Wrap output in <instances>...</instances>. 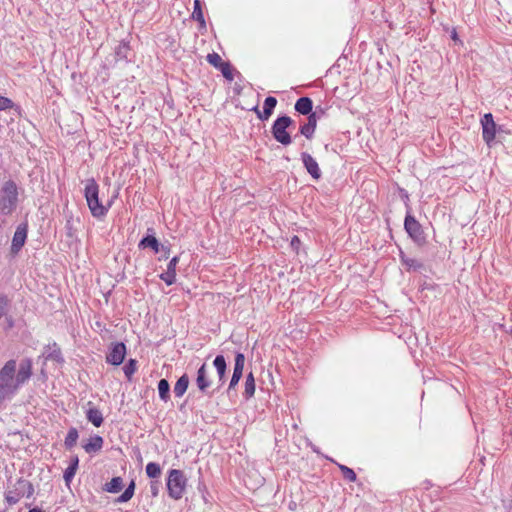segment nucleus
I'll list each match as a JSON object with an SVG mask.
<instances>
[{"label":"nucleus","mask_w":512,"mask_h":512,"mask_svg":"<svg viewBox=\"0 0 512 512\" xmlns=\"http://www.w3.org/2000/svg\"><path fill=\"white\" fill-rule=\"evenodd\" d=\"M14 105L13 101L7 97L0 95V111H4L12 108Z\"/></svg>","instance_id":"42"},{"label":"nucleus","mask_w":512,"mask_h":512,"mask_svg":"<svg viewBox=\"0 0 512 512\" xmlns=\"http://www.w3.org/2000/svg\"><path fill=\"white\" fill-rule=\"evenodd\" d=\"M137 361L135 359H129L123 366V372L128 380L131 379L132 375L136 372Z\"/></svg>","instance_id":"33"},{"label":"nucleus","mask_w":512,"mask_h":512,"mask_svg":"<svg viewBox=\"0 0 512 512\" xmlns=\"http://www.w3.org/2000/svg\"><path fill=\"white\" fill-rule=\"evenodd\" d=\"M34 491L33 484L23 477L18 478L14 483L11 479H8L5 499L9 505H14L23 497L30 498L33 496Z\"/></svg>","instance_id":"3"},{"label":"nucleus","mask_w":512,"mask_h":512,"mask_svg":"<svg viewBox=\"0 0 512 512\" xmlns=\"http://www.w3.org/2000/svg\"><path fill=\"white\" fill-rule=\"evenodd\" d=\"M192 18L199 22L201 27H205L206 22L204 19V14L202 11V6L200 0H194V9L192 12Z\"/></svg>","instance_id":"27"},{"label":"nucleus","mask_w":512,"mask_h":512,"mask_svg":"<svg viewBox=\"0 0 512 512\" xmlns=\"http://www.w3.org/2000/svg\"><path fill=\"white\" fill-rule=\"evenodd\" d=\"M276 105H277V99L273 96H268L264 100L263 111H260L258 109V106H255L252 110L257 114V117L260 120L266 121L273 114V111H274Z\"/></svg>","instance_id":"16"},{"label":"nucleus","mask_w":512,"mask_h":512,"mask_svg":"<svg viewBox=\"0 0 512 512\" xmlns=\"http://www.w3.org/2000/svg\"><path fill=\"white\" fill-rule=\"evenodd\" d=\"M162 244L155 237L153 228L147 229V235L144 236L138 243L139 249H151L154 253H159Z\"/></svg>","instance_id":"15"},{"label":"nucleus","mask_w":512,"mask_h":512,"mask_svg":"<svg viewBox=\"0 0 512 512\" xmlns=\"http://www.w3.org/2000/svg\"><path fill=\"white\" fill-rule=\"evenodd\" d=\"M325 112L322 108L317 107L315 111H311L310 114H307V124H310L314 128L317 127V120L320 118L321 115H323Z\"/></svg>","instance_id":"32"},{"label":"nucleus","mask_w":512,"mask_h":512,"mask_svg":"<svg viewBox=\"0 0 512 512\" xmlns=\"http://www.w3.org/2000/svg\"><path fill=\"white\" fill-rule=\"evenodd\" d=\"M451 38L454 40V41H457L458 40V35H457V32L455 29H453L452 33H451Z\"/></svg>","instance_id":"52"},{"label":"nucleus","mask_w":512,"mask_h":512,"mask_svg":"<svg viewBox=\"0 0 512 512\" xmlns=\"http://www.w3.org/2000/svg\"><path fill=\"white\" fill-rule=\"evenodd\" d=\"M128 51L129 46L126 43H120L115 49V54L120 59H126Z\"/></svg>","instance_id":"39"},{"label":"nucleus","mask_w":512,"mask_h":512,"mask_svg":"<svg viewBox=\"0 0 512 512\" xmlns=\"http://www.w3.org/2000/svg\"><path fill=\"white\" fill-rule=\"evenodd\" d=\"M66 229H67V235L69 237H72L73 236V227H72V222L71 220H67V223H66Z\"/></svg>","instance_id":"48"},{"label":"nucleus","mask_w":512,"mask_h":512,"mask_svg":"<svg viewBox=\"0 0 512 512\" xmlns=\"http://www.w3.org/2000/svg\"><path fill=\"white\" fill-rule=\"evenodd\" d=\"M160 279L163 280L168 286L176 282V272L166 270V272L160 274Z\"/></svg>","instance_id":"38"},{"label":"nucleus","mask_w":512,"mask_h":512,"mask_svg":"<svg viewBox=\"0 0 512 512\" xmlns=\"http://www.w3.org/2000/svg\"><path fill=\"white\" fill-rule=\"evenodd\" d=\"M196 385L198 389L205 395L212 396L215 392H208L211 386V380L208 377L207 365L203 363L197 371Z\"/></svg>","instance_id":"12"},{"label":"nucleus","mask_w":512,"mask_h":512,"mask_svg":"<svg viewBox=\"0 0 512 512\" xmlns=\"http://www.w3.org/2000/svg\"><path fill=\"white\" fill-rule=\"evenodd\" d=\"M44 357L46 360H53L58 363L64 362L61 349L55 342L45 347Z\"/></svg>","instance_id":"17"},{"label":"nucleus","mask_w":512,"mask_h":512,"mask_svg":"<svg viewBox=\"0 0 512 512\" xmlns=\"http://www.w3.org/2000/svg\"><path fill=\"white\" fill-rule=\"evenodd\" d=\"M6 320H7V323H8V327H10V328L13 327L14 322H13L12 317L11 316L10 317H6Z\"/></svg>","instance_id":"51"},{"label":"nucleus","mask_w":512,"mask_h":512,"mask_svg":"<svg viewBox=\"0 0 512 512\" xmlns=\"http://www.w3.org/2000/svg\"><path fill=\"white\" fill-rule=\"evenodd\" d=\"M213 366L216 369L218 382L217 387L213 392H218L226 383L227 380V362L223 355H217L213 361Z\"/></svg>","instance_id":"10"},{"label":"nucleus","mask_w":512,"mask_h":512,"mask_svg":"<svg viewBox=\"0 0 512 512\" xmlns=\"http://www.w3.org/2000/svg\"><path fill=\"white\" fill-rule=\"evenodd\" d=\"M241 378H242V375H240V374H237V373H233L232 374V377L230 379V382H229V385H228V388H227V393L228 394L231 391L235 390V388L238 385V383H239Z\"/></svg>","instance_id":"41"},{"label":"nucleus","mask_w":512,"mask_h":512,"mask_svg":"<svg viewBox=\"0 0 512 512\" xmlns=\"http://www.w3.org/2000/svg\"><path fill=\"white\" fill-rule=\"evenodd\" d=\"M160 252H164L163 258L167 259L170 255V248L162 245L160 248Z\"/></svg>","instance_id":"49"},{"label":"nucleus","mask_w":512,"mask_h":512,"mask_svg":"<svg viewBox=\"0 0 512 512\" xmlns=\"http://www.w3.org/2000/svg\"><path fill=\"white\" fill-rule=\"evenodd\" d=\"M28 232V224L21 223L17 226L11 245V251L17 253L24 246Z\"/></svg>","instance_id":"13"},{"label":"nucleus","mask_w":512,"mask_h":512,"mask_svg":"<svg viewBox=\"0 0 512 512\" xmlns=\"http://www.w3.org/2000/svg\"><path fill=\"white\" fill-rule=\"evenodd\" d=\"M16 367V361L11 359L0 370V402L14 395L20 387L15 376Z\"/></svg>","instance_id":"1"},{"label":"nucleus","mask_w":512,"mask_h":512,"mask_svg":"<svg viewBox=\"0 0 512 512\" xmlns=\"http://www.w3.org/2000/svg\"><path fill=\"white\" fill-rule=\"evenodd\" d=\"M160 482L158 480H152L150 483V492L153 497L159 494Z\"/></svg>","instance_id":"43"},{"label":"nucleus","mask_w":512,"mask_h":512,"mask_svg":"<svg viewBox=\"0 0 512 512\" xmlns=\"http://www.w3.org/2000/svg\"><path fill=\"white\" fill-rule=\"evenodd\" d=\"M77 470L75 468H72V467H67L64 471V474H63V478H64V481L66 483L67 486L70 485L72 479L74 478L75 474H76Z\"/></svg>","instance_id":"40"},{"label":"nucleus","mask_w":512,"mask_h":512,"mask_svg":"<svg viewBox=\"0 0 512 512\" xmlns=\"http://www.w3.org/2000/svg\"><path fill=\"white\" fill-rule=\"evenodd\" d=\"M294 124L293 119L288 115H280L278 116L272 126H271V134L275 141L282 144L283 146H288L292 143V137L288 132V129Z\"/></svg>","instance_id":"4"},{"label":"nucleus","mask_w":512,"mask_h":512,"mask_svg":"<svg viewBox=\"0 0 512 512\" xmlns=\"http://www.w3.org/2000/svg\"><path fill=\"white\" fill-rule=\"evenodd\" d=\"M146 474L151 479H156L161 475V467L156 462H149L146 465Z\"/></svg>","instance_id":"29"},{"label":"nucleus","mask_w":512,"mask_h":512,"mask_svg":"<svg viewBox=\"0 0 512 512\" xmlns=\"http://www.w3.org/2000/svg\"><path fill=\"white\" fill-rule=\"evenodd\" d=\"M78 465H79V458H78V456L77 455L72 456L71 459H70L69 467L75 468L77 470L78 469Z\"/></svg>","instance_id":"47"},{"label":"nucleus","mask_w":512,"mask_h":512,"mask_svg":"<svg viewBox=\"0 0 512 512\" xmlns=\"http://www.w3.org/2000/svg\"><path fill=\"white\" fill-rule=\"evenodd\" d=\"M179 262V256H174L167 265V270L171 272H176V266Z\"/></svg>","instance_id":"45"},{"label":"nucleus","mask_w":512,"mask_h":512,"mask_svg":"<svg viewBox=\"0 0 512 512\" xmlns=\"http://www.w3.org/2000/svg\"><path fill=\"white\" fill-rule=\"evenodd\" d=\"M504 507L508 512H512V499L508 502H504Z\"/></svg>","instance_id":"50"},{"label":"nucleus","mask_w":512,"mask_h":512,"mask_svg":"<svg viewBox=\"0 0 512 512\" xmlns=\"http://www.w3.org/2000/svg\"><path fill=\"white\" fill-rule=\"evenodd\" d=\"M404 229L416 244L423 245L426 242L422 225L416 220L409 210L406 211Z\"/></svg>","instance_id":"7"},{"label":"nucleus","mask_w":512,"mask_h":512,"mask_svg":"<svg viewBox=\"0 0 512 512\" xmlns=\"http://www.w3.org/2000/svg\"><path fill=\"white\" fill-rule=\"evenodd\" d=\"M126 353V345L123 342L111 343L106 354V362L114 366H119L123 363Z\"/></svg>","instance_id":"8"},{"label":"nucleus","mask_w":512,"mask_h":512,"mask_svg":"<svg viewBox=\"0 0 512 512\" xmlns=\"http://www.w3.org/2000/svg\"><path fill=\"white\" fill-rule=\"evenodd\" d=\"M400 193H401L402 199L404 200L407 210H409L411 212V207L409 206V195H408L407 191L404 189H401Z\"/></svg>","instance_id":"46"},{"label":"nucleus","mask_w":512,"mask_h":512,"mask_svg":"<svg viewBox=\"0 0 512 512\" xmlns=\"http://www.w3.org/2000/svg\"><path fill=\"white\" fill-rule=\"evenodd\" d=\"M301 161L308 174L314 179L319 180L322 176L321 170L315 158L308 152L301 153Z\"/></svg>","instance_id":"11"},{"label":"nucleus","mask_w":512,"mask_h":512,"mask_svg":"<svg viewBox=\"0 0 512 512\" xmlns=\"http://www.w3.org/2000/svg\"><path fill=\"white\" fill-rule=\"evenodd\" d=\"M207 62L214 66L215 68L219 69V67L225 62L222 60L221 56L218 53H209L206 57Z\"/></svg>","instance_id":"37"},{"label":"nucleus","mask_w":512,"mask_h":512,"mask_svg":"<svg viewBox=\"0 0 512 512\" xmlns=\"http://www.w3.org/2000/svg\"><path fill=\"white\" fill-rule=\"evenodd\" d=\"M123 485V479L121 477H113L110 482L104 485V490L109 493H118L122 490Z\"/></svg>","instance_id":"23"},{"label":"nucleus","mask_w":512,"mask_h":512,"mask_svg":"<svg viewBox=\"0 0 512 512\" xmlns=\"http://www.w3.org/2000/svg\"><path fill=\"white\" fill-rule=\"evenodd\" d=\"M158 393L162 401L167 402L170 399V384L168 380L164 378L159 380Z\"/></svg>","instance_id":"25"},{"label":"nucleus","mask_w":512,"mask_h":512,"mask_svg":"<svg viewBox=\"0 0 512 512\" xmlns=\"http://www.w3.org/2000/svg\"><path fill=\"white\" fill-rule=\"evenodd\" d=\"M28 512H44V511L41 508L34 507V508L30 509Z\"/></svg>","instance_id":"53"},{"label":"nucleus","mask_w":512,"mask_h":512,"mask_svg":"<svg viewBox=\"0 0 512 512\" xmlns=\"http://www.w3.org/2000/svg\"><path fill=\"white\" fill-rule=\"evenodd\" d=\"M10 299L4 293H0V319L7 316L10 309Z\"/></svg>","instance_id":"31"},{"label":"nucleus","mask_w":512,"mask_h":512,"mask_svg":"<svg viewBox=\"0 0 512 512\" xmlns=\"http://www.w3.org/2000/svg\"><path fill=\"white\" fill-rule=\"evenodd\" d=\"M315 130L316 128L305 122L303 125L300 126L299 133L308 140H311L314 136Z\"/></svg>","instance_id":"36"},{"label":"nucleus","mask_w":512,"mask_h":512,"mask_svg":"<svg viewBox=\"0 0 512 512\" xmlns=\"http://www.w3.org/2000/svg\"><path fill=\"white\" fill-rule=\"evenodd\" d=\"M254 394H255V379H254L253 373L250 372L246 376V380H245L244 397L246 399H250L251 397L254 396Z\"/></svg>","instance_id":"26"},{"label":"nucleus","mask_w":512,"mask_h":512,"mask_svg":"<svg viewBox=\"0 0 512 512\" xmlns=\"http://www.w3.org/2000/svg\"><path fill=\"white\" fill-rule=\"evenodd\" d=\"M399 257L402 265L407 270L420 271L424 268V264L421 261L408 257L403 251H400Z\"/></svg>","instance_id":"20"},{"label":"nucleus","mask_w":512,"mask_h":512,"mask_svg":"<svg viewBox=\"0 0 512 512\" xmlns=\"http://www.w3.org/2000/svg\"><path fill=\"white\" fill-rule=\"evenodd\" d=\"M338 466H339L340 471L342 472L343 477L346 480H348L350 482H355L356 481L357 476H356V473L354 472L353 469H351V468H349V467H347L345 465H342V464H340Z\"/></svg>","instance_id":"35"},{"label":"nucleus","mask_w":512,"mask_h":512,"mask_svg":"<svg viewBox=\"0 0 512 512\" xmlns=\"http://www.w3.org/2000/svg\"><path fill=\"white\" fill-rule=\"evenodd\" d=\"M187 486V478L182 470L171 469L167 478V490L169 496L174 500L183 497Z\"/></svg>","instance_id":"6"},{"label":"nucleus","mask_w":512,"mask_h":512,"mask_svg":"<svg viewBox=\"0 0 512 512\" xmlns=\"http://www.w3.org/2000/svg\"><path fill=\"white\" fill-rule=\"evenodd\" d=\"M78 438V430L75 427H71L64 440L65 448L71 450L76 445Z\"/></svg>","instance_id":"24"},{"label":"nucleus","mask_w":512,"mask_h":512,"mask_svg":"<svg viewBox=\"0 0 512 512\" xmlns=\"http://www.w3.org/2000/svg\"><path fill=\"white\" fill-rule=\"evenodd\" d=\"M103 438L99 435H95L89 438L88 442L83 445V448L86 453H95L102 449L103 447Z\"/></svg>","instance_id":"21"},{"label":"nucleus","mask_w":512,"mask_h":512,"mask_svg":"<svg viewBox=\"0 0 512 512\" xmlns=\"http://www.w3.org/2000/svg\"><path fill=\"white\" fill-rule=\"evenodd\" d=\"M245 365V356L241 352H237L234 360L233 373L243 375V369Z\"/></svg>","instance_id":"30"},{"label":"nucleus","mask_w":512,"mask_h":512,"mask_svg":"<svg viewBox=\"0 0 512 512\" xmlns=\"http://www.w3.org/2000/svg\"><path fill=\"white\" fill-rule=\"evenodd\" d=\"M84 196L93 217L102 218L106 216L108 207L104 206L99 199V185L94 178L85 181Z\"/></svg>","instance_id":"2"},{"label":"nucleus","mask_w":512,"mask_h":512,"mask_svg":"<svg viewBox=\"0 0 512 512\" xmlns=\"http://www.w3.org/2000/svg\"><path fill=\"white\" fill-rule=\"evenodd\" d=\"M0 210L4 215L11 214L17 207L18 187L13 180L6 181L1 189Z\"/></svg>","instance_id":"5"},{"label":"nucleus","mask_w":512,"mask_h":512,"mask_svg":"<svg viewBox=\"0 0 512 512\" xmlns=\"http://www.w3.org/2000/svg\"><path fill=\"white\" fill-rule=\"evenodd\" d=\"M135 481L132 480L129 485L126 487L124 492L117 498L118 503H125L128 502L134 495L135 491Z\"/></svg>","instance_id":"28"},{"label":"nucleus","mask_w":512,"mask_h":512,"mask_svg":"<svg viewBox=\"0 0 512 512\" xmlns=\"http://www.w3.org/2000/svg\"><path fill=\"white\" fill-rule=\"evenodd\" d=\"M32 366L33 363L30 358H25L21 360L18 371L17 373H15L17 383L19 384L20 387L24 385L32 376Z\"/></svg>","instance_id":"14"},{"label":"nucleus","mask_w":512,"mask_h":512,"mask_svg":"<svg viewBox=\"0 0 512 512\" xmlns=\"http://www.w3.org/2000/svg\"><path fill=\"white\" fill-rule=\"evenodd\" d=\"M294 109L301 115L310 114L313 110V101L310 97L304 96L297 99Z\"/></svg>","instance_id":"19"},{"label":"nucleus","mask_w":512,"mask_h":512,"mask_svg":"<svg viewBox=\"0 0 512 512\" xmlns=\"http://www.w3.org/2000/svg\"><path fill=\"white\" fill-rule=\"evenodd\" d=\"M189 386V376L184 373L175 383L173 392L176 397H182Z\"/></svg>","instance_id":"22"},{"label":"nucleus","mask_w":512,"mask_h":512,"mask_svg":"<svg viewBox=\"0 0 512 512\" xmlns=\"http://www.w3.org/2000/svg\"><path fill=\"white\" fill-rule=\"evenodd\" d=\"M482 137L486 144L490 145L496 136V123L494 122L493 115L486 113L481 119Z\"/></svg>","instance_id":"9"},{"label":"nucleus","mask_w":512,"mask_h":512,"mask_svg":"<svg viewBox=\"0 0 512 512\" xmlns=\"http://www.w3.org/2000/svg\"><path fill=\"white\" fill-rule=\"evenodd\" d=\"M223 75V77L225 79H227L228 81H232L233 78H234V75H233V68H232V65L230 64V62H224L220 67L219 69Z\"/></svg>","instance_id":"34"},{"label":"nucleus","mask_w":512,"mask_h":512,"mask_svg":"<svg viewBox=\"0 0 512 512\" xmlns=\"http://www.w3.org/2000/svg\"><path fill=\"white\" fill-rule=\"evenodd\" d=\"M89 408L86 411L87 420L92 423L95 427H100L103 424L102 412L92 405V402H88Z\"/></svg>","instance_id":"18"},{"label":"nucleus","mask_w":512,"mask_h":512,"mask_svg":"<svg viewBox=\"0 0 512 512\" xmlns=\"http://www.w3.org/2000/svg\"><path fill=\"white\" fill-rule=\"evenodd\" d=\"M300 245H301V240L298 236H293L291 241H290V246L292 248L293 251H295L296 253H298V250L300 248Z\"/></svg>","instance_id":"44"}]
</instances>
